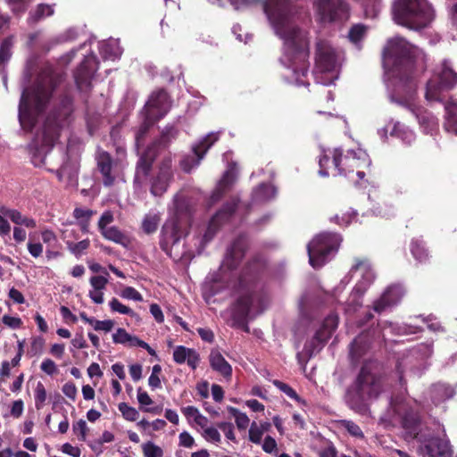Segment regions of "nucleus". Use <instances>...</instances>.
I'll list each match as a JSON object with an SVG mask.
<instances>
[{
    "label": "nucleus",
    "instance_id": "39",
    "mask_svg": "<svg viewBox=\"0 0 457 457\" xmlns=\"http://www.w3.org/2000/svg\"><path fill=\"white\" fill-rule=\"evenodd\" d=\"M104 238L113 241L117 244L126 245L129 243L127 237L121 233L116 227H109L101 231Z\"/></svg>",
    "mask_w": 457,
    "mask_h": 457
},
{
    "label": "nucleus",
    "instance_id": "42",
    "mask_svg": "<svg viewBox=\"0 0 457 457\" xmlns=\"http://www.w3.org/2000/svg\"><path fill=\"white\" fill-rule=\"evenodd\" d=\"M366 347V336L360 335L358 336L351 345L350 348V355L353 359L357 360L364 348Z\"/></svg>",
    "mask_w": 457,
    "mask_h": 457
},
{
    "label": "nucleus",
    "instance_id": "29",
    "mask_svg": "<svg viewBox=\"0 0 457 457\" xmlns=\"http://www.w3.org/2000/svg\"><path fill=\"white\" fill-rule=\"evenodd\" d=\"M389 129L391 136L401 139L407 145L411 144L415 139L413 131L399 121H391L383 131L386 133Z\"/></svg>",
    "mask_w": 457,
    "mask_h": 457
},
{
    "label": "nucleus",
    "instance_id": "36",
    "mask_svg": "<svg viewBox=\"0 0 457 457\" xmlns=\"http://www.w3.org/2000/svg\"><path fill=\"white\" fill-rule=\"evenodd\" d=\"M411 253L415 260L420 262H424L428 259V252L425 248L424 242L420 238H413L411 240Z\"/></svg>",
    "mask_w": 457,
    "mask_h": 457
},
{
    "label": "nucleus",
    "instance_id": "49",
    "mask_svg": "<svg viewBox=\"0 0 457 457\" xmlns=\"http://www.w3.org/2000/svg\"><path fill=\"white\" fill-rule=\"evenodd\" d=\"M118 408L122 413V416L128 420L135 421L139 417V412L134 407H131L125 403H120Z\"/></svg>",
    "mask_w": 457,
    "mask_h": 457
},
{
    "label": "nucleus",
    "instance_id": "61",
    "mask_svg": "<svg viewBox=\"0 0 457 457\" xmlns=\"http://www.w3.org/2000/svg\"><path fill=\"white\" fill-rule=\"evenodd\" d=\"M44 345L45 340L42 337L34 338L31 342L29 353L33 356L41 354L43 352Z\"/></svg>",
    "mask_w": 457,
    "mask_h": 457
},
{
    "label": "nucleus",
    "instance_id": "7",
    "mask_svg": "<svg viewBox=\"0 0 457 457\" xmlns=\"http://www.w3.org/2000/svg\"><path fill=\"white\" fill-rule=\"evenodd\" d=\"M434 17L435 12L427 0H397L394 4V20L410 29L426 28Z\"/></svg>",
    "mask_w": 457,
    "mask_h": 457
},
{
    "label": "nucleus",
    "instance_id": "48",
    "mask_svg": "<svg viewBox=\"0 0 457 457\" xmlns=\"http://www.w3.org/2000/svg\"><path fill=\"white\" fill-rule=\"evenodd\" d=\"M202 436L209 443H212L215 445H218L221 441V436L219 432V430L210 426L209 428H206L205 430L202 431Z\"/></svg>",
    "mask_w": 457,
    "mask_h": 457
},
{
    "label": "nucleus",
    "instance_id": "58",
    "mask_svg": "<svg viewBox=\"0 0 457 457\" xmlns=\"http://www.w3.org/2000/svg\"><path fill=\"white\" fill-rule=\"evenodd\" d=\"M218 428L222 430L227 439L236 442L234 426L230 422H220Z\"/></svg>",
    "mask_w": 457,
    "mask_h": 457
},
{
    "label": "nucleus",
    "instance_id": "41",
    "mask_svg": "<svg viewBox=\"0 0 457 457\" xmlns=\"http://www.w3.org/2000/svg\"><path fill=\"white\" fill-rule=\"evenodd\" d=\"M228 411L234 417L235 423L239 430H245L248 428L250 420L245 412L231 406L228 407Z\"/></svg>",
    "mask_w": 457,
    "mask_h": 457
},
{
    "label": "nucleus",
    "instance_id": "45",
    "mask_svg": "<svg viewBox=\"0 0 457 457\" xmlns=\"http://www.w3.org/2000/svg\"><path fill=\"white\" fill-rule=\"evenodd\" d=\"M367 27L362 24H356L349 31V39L357 45L366 35Z\"/></svg>",
    "mask_w": 457,
    "mask_h": 457
},
{
    "label": "nucleus",
    "instance_id": "47",
    "mask_svg": "<svg viewBox=\"0 0 457 457\" xmlns=\"http://www.w3.org/2000/svg\"><path fill=\"white\" fill-rule=\"evenodd\" d=\"M273 384L282 392H284L288 397L294 399L298 403H304V401L296 394V392L287 384H285L279 380H274Z\"/></svg>",
    "mask_w": 457,
    "mask_h": 457
},
{
    "label": "nucleus",
    "instance_id": "60",
    "mask_svg": "<svg viewBox=\"0 0 457 457\" xmlns=\"http://www.w3.org/2000/svg\"><path fill=\"white\" fill-rule=\"evenodd\" d=\"M181 411L188 420L195 421L202 415L200 411L195 406L183 407Z\"/></svg>",
    "mask_w": 457,
    "mask_h": 457
},
{
    "label": "nucleus",
    "instance_id": "23",
    "mask_svg": "<svg viewBox=\"0 0 457 457\" xmlns=\"http://www.w3.org/2000/svg\"><path fill=\"white\" fill-rule=\"evenodd\" d=\"M236 207L237 210L239 209L237 203L233 200L231 203L227 204L220 212L216 213V215L210 221L207 232L204 236V240L205 242L211 240L218 225L222 220H227L235 212Z\"/></svg>",
    "mask_w": 457,
    "mask_h": 457
},
{
    "label": "nucleus",
    "instance_id": "62",
    "mask_svg": "<svg viewBox=\"0 0 457 457\" xmlns=\"http://www.w3.org/2000/svg\"><path fill=\"white\" fill-rule=\"evenodd\" d=\"M277 442L270 436H267L262 443V449L268 453H277Z\"/></svg>",
    "mask_w": 457,
    "mask_h": 457
},
{
    "label": "nucleus",
    "instance_id": "20",
    "mask_svg": "<svg viewBox=\"0 0 457 457\" xmlns=\"http://www.w3.org/2000/svg\"><path fill=\"white\" fill-rule=\"evenodd\" d=\"M98 68V62L94 54L85 57L81 65L75 71L74 78L80 91H87L91 87L94 74Z\"/></svg>",
    "mask_w": 457,
    "mask_h": 457
},
{
    "label": "nucleus",
    "instance_id": "24",
    "mask_svg": "<svg viewBox=\"0 0 457 457\" xmlns=\"http://www.w3.org/2000/svg\"><path fill=\"white\" fill-rule=\"evenodd\" d=\"M173 360L178 364H183L187 361V365L195 370L198 366L200 358L199 354L191 348L183 345H178L173 351Z\"/></svg>",
    "mask_w": 457,
    "mask_h": 457
},
{
    "label": "nucleus",
    "instance_id": "8",
    "mask_svg": "<svg viewBox=\"0 0 457 457\" xmlns=\"http://www.w3.org/2000/svg\"><path fill=\"white\" fill-rule=\"evenodd\" d=\"M264 303L266 300L263 295L256 290L254 285L245 286V282L241 280L239 295L229 311L230 326L243 327L245 331H248V327L245 325L246 319L261 313L265 308Z\"/></svg>",
    "mask_w": 457,
    "mask_h": 457
},
{
    "label": "nucleus",
    "instance_id": "50",
    "mask_svg": "<svg viewBox=\"0 0 457 457\" xmlns=\"http://www.w3.org/2000/svg\"><path fill=\"white\" fill-rule=\"evenodd\" d=\"M46 399V391L44 385L41 382L37 384L35 388V406L37 410H40L45 405Z\"/></svg>",
    "mask_w": 457,
    "mask_h": 457
},
{
    "label": "nucleus",
    "instance_id": "10",
    "mask_svg": "<svg viewBox=\"0 0 457 457\" xmlns=\"http://www.w3.org/2000/svg\"><path fill=\"white\" fill-rule=\"evenodd\" d=\"M456 85L457 72L449 61L444 60L436 66L427 83L425 98L428 103L442 102L445 98V92Z\"/></svg>",
    "mask_w": 457,
    "mask_h": 457
},
{
    "label": "nucleus",
    "instance_id": "2",
    "mask_svg": "<svg viewBox=\"0 0 457 457\" xmlns=\"http://www.w3.org/2000/svg\"><path fill=\"white\" fill-rule=\"evenodd\" d=\"M424 61V53L400 37L389 39L384 49L383 63L388 87L393 89L392 101L408 108L426 133H433L438 126L436 118L418 106L415 101L414 70L421 68Z\"/></svg>",
    "mask_w": 457,
    "mask_h": 457
},
{
    "label": "nucleus",
    "instance_id": "53",
    "mask_svg": "<svg viewBox=\"0 0 457 457\" xmlns=\"http://www.w3.org/2000/svg\"><path fill=\"white\" fill-rule=\"evenodd\" d=\"M89 240L84 239L78 243L67 242L69 250L75 255H80L89 246Z\"/></svg>",
    "mask_w": 457,
    "mask_h": 457
},
{
    "label": "nucleus",
    "instance_id": "31",
    "mask_svg": "<svg viewBox=\"0 0 457 457\" xmlns=\"http://www.w3.org/2000/svg\"><path fill=\"white\" fill-rule=\"evenodd\" d=\"M99 51L102 57L105 60H115L122 54L118 39H109L100 43Z\"/></svg>",
    "mask_w": 457,
    "mask_h": 457
},
{
    "label": "nucleus",
    "instance_id": "55",
    "mask_svg": "<svg viewBox=\"0 0 457 457\" xmlns=\"http://www.w3.org/2000/svg\"><path fill=\"white\" fill-rule=\"evenodd\" d=\"M263 433L256 422H253L249 428V440L256 445L261 444Z\"/></svg>",
    "mask_w": 457,
    "mask_h": 457
},
{
    "label": "nucleus",
    "instance_id": "4",
    "mask_svg": "<svg viewBox=\"0 0 457 457\" xmlns=\"http://www.w3.org/2000/svg\"><path fill=\"white\" fill-rule=\"evenodd\" d=\"M56 85L54 69L46 66L34 87L23 90L19 105V120L22 129L32 130L41 117Z\"/></svg>",
    "mask_w": 457,
    "mask_h": 457
},
{
    "label": "nucleus",
    "instance_id": "52",
    "mask_svg": "<svg viewBox=\"0 0 457 457\" xmlns=\"http://www.w3.org/2000/svg\"><path fill=\"white\" fill-rule=\"evenodd\" d=\"M72 429L79 440H86L88 428L87 422L84 420H79L75 424H73Z\"/></svg>",
    "mask_w": 457,
    "mask_h": 457
},
{
    "label": "nucleus",
    "instance_id": "26",
    "mask_svg": "<svg viewBox=\"0 0 457 457\" xmlns=\"http://www.w3.org/2000/svg\"><path fill=\"white\" fill-rule=\"evenodd\" d=\"M443 127L446 132L457 136V103L453 100L445 104Z\"/></svg>",
    "mask_w": 457,
    "mask_h": 457
},
{
    "label": "nucleus",
    "instance_id": "16",
    "mask_svg": "<svg viewBox=\"0 0 457 457\" xmlns=\"http://www.w3.org/2000/svg\"><path fill=\"white\" fill-rule=\"evenodd\" d=\"M338 324V318L336 314L328 315L323 321L321 327L317 330L312 340L307 343L303 348V353L311 357L320 351L328 339L330 338Z\"/></svg>",
    "mask_w": 457,
    "mask_h": 457
},
{
    "label": "nucleus",
    "instance_id": "57",
    "mask_svg": "<svg viewBox=\"0 0 457 457\" xmlns=\"http://www.w3.org/2000/svg\"><path fill=\"white\" fill-rule=\"evenodd\" d=\"M40 369L44 373L49 376H53L58 372L57 365L51 359H45L40 365Z\"/></svg>",
    "mask_w": 457,
    "mask_h": 457
},
{
    "label": "nucleus",
    "instance_id": "35",
    "mask_svg": "<svg viewBox=\"0 0 457 457\" xmlns=\"http://www.w3.org/2000/svg\"><path fill=\"white\" fill-rule=\"evenodd\" d=\"M276 195V189L271 185L262 184L253 192V203H263Z\"/></svg>",
    "mask_w": 457,
    "mask_h": 457
},
{
    "label": "nucleus",
    "instance_id": "59",
    "mask_svg": "<svg viewBox=\"0 0 457 457\" xmlns=\"http://www.w3.org/2000/svg\"><path fill=\"white\" fill-rule=\"evenodd\" d=\"M129 337L130 334H129L124 328H118L112 335V340L116 344L128 345Z\"/></svg>",
    "mask_w": 457,
    "mask_h": 457
},
{
    "label": "nucleus",
    "instance_id": "56",
    "mask_svg": "<svg viewBox=\"0 0 457 457\" xmlns=\"http://www.w3.org/2000/svg\"><path fill=\"white\" fill-rule=\"evenodd\" d=\"M120 296L125 299L134 300L137 302H141L143 300L141 294L132 287H125L121 291Z\"/></svg>",
    "mask_w": 457,
    "mask_h": 457
},
{
    "label": "nucleus",
    "instance_id": "3",
    "mask_svg": "<svg viewBox=\"0 0 457 457\" xmlns=\"http://www.w3.org/2000/svg\"><path fill=\"white\" fill-rule=\"evenodd\" d=\"M380 422L386 427L401 424L405 438L417 440V453L421 457H452L453 452L444 426L436 421L429 425L420 423L411 400L392 399Z\"/></svg>",
    "mask_w": 457,
    "mask_h": 457
},
{
    "label": "nucleus",
    "instance_id": "30",
    "mask_svg": "<svg viewBox=\"0 0 457 457\" xmlns=\"http://www.w3.org/2000/svg\"><path fill=\"white\" fill-rule=\"evenodd\" d=\"M211 367L225 378H230L232 368L217 350H212L209 356Z\"/></svg>",
    "mask_w": 457,
    "mask_h": 457
},
{
    "label": "nucleus",
    "instance_id": "11",
    "mask_svg": "<svg viewBox=\"0 0 457 457\" xmlns=\"http://www.w3.org/2000/svg\"><path fill=\"white\" fill-rule=\"evenodd\" d=\"M340 242L341 237L337 234L316 236L307 245L310 264L315 269L322 267L337 252Z\"/></svg>",
    "mask_w": 457,
    "mask_h": 457
},
{
    "label": "nucleus",
    "instance_id": "22",
    "mask_svg": "<svg viewBox=\"0 0 457 457\" xmlns=\"http://www.w3.org/2000/svg\"><path fill=\"white\" fill-rule=\"evenodd\" d=\"M404 295V290L400 285L389 287L382 296L374 303L373 309L377 312H382L386 308L391 307L400 302Z\"/></svg>",
    "mask_w": 457,
    "mask_h": 457
},
{
    "label": "nucleus",
    "instance_id": "9",
    "mask_svg": "<svg viewBox=\"0 0 457 457\" xmlns=\"http://www.w3.org/2000/svg\"><path fill=\"white\" fill-rule=\"evenodd\" d=\"M339 54L325 40L317 43L314 79L317 83L328 86L338 78Z\"/></svg>",
    "mask_w": 457,
    "mask_h": 457
},
{
    "label": "nucleus",
    "instance_id": "37",
    "mask_svg": "<svg viewBox=\"0 0 457 457\" xmlns=\"http://www.w3.org/2000/svg\"><path fill=\"white\" fill-rule=\"evenodd\" d=\"M161 220L159 213L149 212L147 213L142 221V229L146 234H152L156 231Z\"/></svg>",
    "mask_w": 457,
    "mask_h": 457
},
{
    "label": "nucleus",
    "instance_id": "12",
    "mask_svg": "<svg viewBox=\"0 0 457 457\" xmlns=\"http://www.w3.org/2000/svg\"><path fill=\"white\" fill-rule=\"evenodd\" d=\"M329 154H332V162L335 168L337 169L339 175L347 176L356 170L357 177L361 179L365 176V172L361 169L370 165L369 155L361 148L349 150L344 155L340 149L336 148Z\"/></svg>",
    "mask_w": 457,
    "mask_h": 457
},
{
    "label": "nucleus",
    "instance_id": "19",
    "mask_svg": "<svg viewBox=\"0 0 457 457\" xmlns=\"http://www.w3.org/2000/svg\"><path fill=\"white\" fill-rule=\"evenodd\" d=\"M219 132L207 134L200 142L193 146V155L185 157L181 162V168L186 172H190L200 164L209 148L219 139Z\"/></svg>",
    "mask_w": 457,
    "mask_h": 457
},
{
    "label": "nucleus",
    "instance_id": "28",
    "mask_svg": "<svg viewBox=\"0 0 457 457\" xmlns=\"http://www.w3.org/2000/svg\"><path fill=\"white\" fill-rule=\"evenodd\" d=\"M389 129L391 136L401 139L407 145L411 144L415 139L413 131L399 121H391L383 131L386 133Z\"/></svg>",
    "mask_w": 457,
    "mask_h": 457
},
{
    "label": "nucleus",
    "instance_id": "43",
    "mask_svg": "<svg viewBox=\"0 0 457 457\" xmlns=\"http://www.w3.org/2000/svg\"><path fill=\"white\" fill-rule=\"evenodd\" d=\"M153 162L152 149H148L139 159L137 165V174L143 173L146 175L150 170Z\"/></svg>",
    "mask_w": 457,
    "mask_h": 457
},
{
    "label": "nucleus",
    "instance_id": "34",
    "mask_svg": "<svg viewBox=\"0 0 457 457\" xmlns=\"http://www.w3.org/2000/svg\"><path fill=\"white\" fill-rule=\"evenodd\" d=\"M236 174L234 168H229L224 173L222 179L219 181L216 189L212 195V201L216 202L220 199L223 191H225L235 180Z\"/></svg>",
    "mask_w": 457,
    "mask_h": 457
},
{
    "label": "nucleus",
    "instance_id": "14",
    "mask_svg": "<svg viewBox=\"0 0 457 457\" xmlns=\"http://www.w3.org/2000/svg\"><path fill=\"white\" fill-rule=\"evenodd\" d=\"M349 276L357 279V283L347 300L349 307L355 310L356 307L361 305V298L373 282L375 274L368 260H357L352 267Z\"/></svg>",
    "mask_w": 457,
    "mask_h": 457
},
{
    "label": "nucleus",
    "instance_id": "21",
    "mask_svg": "<svg viewBox=\"0 0 457 457\" xmlns=\"http://www.w3.org/2000/svg\"><path fill=\"white\" fill-rule=\"evenodd\" d=\"M172 177L171 159L165 157L159 166L156 177L151 185V193L154 196L162 195L168 188L169 182Z\"/></svg>",
    "mask_w": 457,
    "mask_h": 457
},
{
    "label": "nucleus",
    "instance_id": "46",
    "mask_svg": "<svg viewBox=\"0 0 457 457\" xmlns=\"http://www.w3.org/2000/svg\"><path fill=\"white\" fill-rule=\"evenodd\" d=\"M13 46V38L8 37L4 39L0 47V62L4 63L9 61L12 55V47Z\"/></svg>",
    "mask_w": 457,
    "mask_h": 457
},
{
    "label": "nucleus",
    "instance_id": "33",
    "mask_svg": "<svg viewBox=\"0 0 457 457\" xmlns=\"http://www.w3.org/2000/svg\"><path fill=\"white\" fill-rule=\"evenodd\" d=\"M431 399L435 404L449 399L453 396L454 389L445 384H435L430 390Z\"/></svg>",
    "mask_w": 457,
    "mask_h": 457
},
{
    "label": "nucleus",
    "instance_id": "40",
    "mask_svg": "<svg viewBox=\"0 0 457 457\" xmlns=\"http://www.w3.org/2000/svg\"><path fill=\"white\" fill-rule=\"evenodd\" d=\"M54 12L52 5L41 4L37 5L35 11L30 12L29 20L30 22H37L46 17L53 15Z\"/></svg>",
    "mask_w": 457,
    "mask_h": 457
},
{
    "label": "nucleus",
    "instance_id": "17",
    "mask_svg": "<svg viewBox=\"0 0 457 457\" xmlns=\"http://www.w3.org/2000/svg\"><path fill=\"white\" fill-rule=\"evenodd\" d=\"M96 162L104 185L105 187L112 186L123 169L122 163L113 161L110 154L103 150L97 152Z\"/></svg>",
    "mask_w": 457,
    "mask_h": 457
},
{
    "label": "nucleus",
    "instance_id": "64",
    "mask_svg": "<svg viewBox=\"0 0 457 457\" xmlns=\"http://www.w3.org/2000/svg\"><path fill=\"white\" fill-rule=\"evenodd\" d=\"M113 221V215L110 211L104 212L99 221H98V228L100 231L109 228L108 225L111 224Z\"/></svg>",
    "mask_w": 457,
    "mask_h": 457
},
{
    "label": "nucleus",
    "instance_id": "32",
    "mask_svg": "<svg viewBox=\"0 0 457 457\" xmlns=\"http://www.w3.org/2000/svg\"><path fill=\"white\" fill-rule=\"evenodd\" d=\"M0 212L16 225L31 228L37 226L34 219L22 215L21 212L17 210L2 207Z\"/></svg>",
    "mask_w": 457,
    "mask_h": 457
},
{
    "label": "nucleus",
    "instance_id": "6",
    "mask_svg": "<svg viewBox=\"0 0 457 457\" xmlns=\"http://www.w3.org/2000/svg\"><path fill=\"white\" fill-rule=\"evenodd\" d=\"M382 389V380L372 370V364H365L355 381L347 390L346 403L357 412L367 410L369 400L377 398Z\"/></svg>",
    "mask_w": 457,
    "mask_h": 457
},
{
    "label": "nucleus",
    "instance_id": "15",
    "mask_svg": "<svg viewBox=\"0 0 457 457\" xmlns=\"http://www.w3.org/2000/svg\"><path fill=\"white\" fill-rule=\"evenodd\" d=\"M170 107V102L167 93L164 90L154 92L145 104L142 114L145 117L144 123L137 136V142H139L140 137L146 131L148 127L154 121L162 118Z\"/></svg>",
    "mask_w": 457,
    "mask_h": 457
},
{
    "label": "nucleus",
    "instance_id": "25",
    "mask_svg": "<svg viewBox=\"0 0 457 457\" xmlns=\"http://www.w3.org/2000/svg\"><path fill=\"white\" fill-rule=\"evenodd\" d=\"M91 289L88 292V296L93 303L101 304L104 303V291L106 289L108 284V278L103 275L92 276L89 279Z\"/></svg>",
    "mask_w": 457,
    "mask_h": 457
},
{
    "label": "nucleus",
    "instance_id": "63",
    "mask_svg": "<svg viewBox=\"0 0 457 457\" xmlns=\"http://www.w3.org/2000/svg\"><path fill=\"white\" fill-rule=\"evenodd\" d=\"M179 445L186 448H191L195 445L194 437L187 431H183L179 436Z\"/></svg>",
    "mask_w": 457,
    "mask_h": 457
},
{
    "label": "nucleus",
    "instance_id": "38",
    "mask_svg": "<svg viewBox=\"0 0 457 457\" xmlns=\"http://www.w3.org/2000/svg\"><path fill=\"white\" fill-rule=\"evenodd\" d=\"M93 214L94 212L92 210L86 208H76L73 212L75 219L85 232L88 230L89 220Z\"/></svg>",
    "mask_w": 457,
    "mask_h": 457
},
{
    "label": "nucleus",
    "instance_id": "18",
    "mask_svg": "<svg viewBox=\"0 0 457 457\" xmlns=\"http://www.w3.org/2000/svg\"><path fill=\"white\" fill-rule=\"evenodd\" d=\"M69 113V110H65L62 114H59L58 117H47L42 125L41 132H37L35 144L37 147L43 149L45 147H51L59 136V129L61 127V117L66 116Z\"/></svg>",
    "mask_w": 457,
    "mask_h": 457
},
{
    "label": "nucleus",
    "instance_id": "44",
    "mask_svg": "<svg viewBox=\"0 0 457 457\" xmlns=\"http://www.w3.org/2000/svg\"><path fill=\"white\" fill-rule=\"evenodd\" d=\"M144 457H162L163 450L152 441H147L142 445Z\"/></svg>",
    "mask_w": 457,
    "mask_h": 457
},
{
    "label": "nucleus",
    "instance_id": "51",
    "mask_svg": "<svg viewBox=\"0 0 457 457\" xmlns=\"http://www.w3.org/2000/svg\"><path fill=\"white\" fill-rule=\"evenodd\" d=\"M110 308L112 312L121 314L134 316L135 312L129 307L121 303L118 299L112 298L109 303Z\"/></svg>",
    "mask_w": 457,
    "mask_h": 457
},
{
    "label": "nucleus",
    "instance_id": "5",
    "mask_svg": "<svg viewBox=\"0 0 457 457\" xmlns=\"http://www.w3.org/2000/svg\"><path fill=\"white\" fill-rule=\"evenodd\" d=\"M189 220V210L186 199L176 195L173 200V215L162 226L160 245L170 257L180 258L178 250L180 239L186 235Z\"/></svg>",
    "mask_w": 457,
    "mask_h": 457
},
{
    "label": "nucleus",
    "instance_id": "54",
    "mask_svg": "<svg viewBox=\"0 0 457 457\" xmlns=\"http://www.w3.org/2000/svg\"><path fill=\"white\" fill-rule=\"evenodd\" d=\"M343 426L351 436L361 439L364 438V435L361 428L354 422L351 420H344Z\"/></svg>",
    "mask_w": 457,
    "mask_h": 457
},
{
    "label": "nucleus",
    "instance_id": "27",
    "mask_svg": "<svg viewBox=\"0 0 457 457\" xmlns=\"http://www.w3.org/2000/svg\"><path fill=\"white\" fill-rule=\"evenodd\" d=\"M389 129L391 136L401 139L407 145L411 144L415 139L413 131L399 121H391L383 131L386 133Z\"/></svg>",
    "mask_w": 457,
    "mask_h": 457
},
{
    "label": "nucleus",
    "instance_id": "1",
    "mask_svg": "<svg viewBox=\"0 0 457 457\" xmlns=\"http://www.w3.org/2000/svg\"><path fill=\"white\" fill-rule=\"evenodd\" d=\"M263 9L275 33L284 41L280 59L285 66L284 78L296 86L305 85L307 72L308 40L303 31L295 24L296 13L291 0H268ZM315 13L321 22H331L347 12L343 0H317Z\"/></svg>",
    "mask_w": 457,
    "mask_h": 457
},
{
    "label": "nucleus",
    "instance_id": "13",
    "mask_svg": "<svg viewBox=\"0 0 457 457\" xmlns=\"http://www.w3.org/2000/svg\"><path fill=\"white\" fill-rule=\"evenodd\" d=\"M245 246V239L238 238L228 249L219 273L212 275L210 282L206 281L205 283V287H208L212 295L217 293L216 287H218L220 284L224 285L227 283L229 278L227 272L232 270L238 265L244 257Z\"/></svg>",
    "mask_w": 457,
    "mask_h": 457
}]
</instances>
